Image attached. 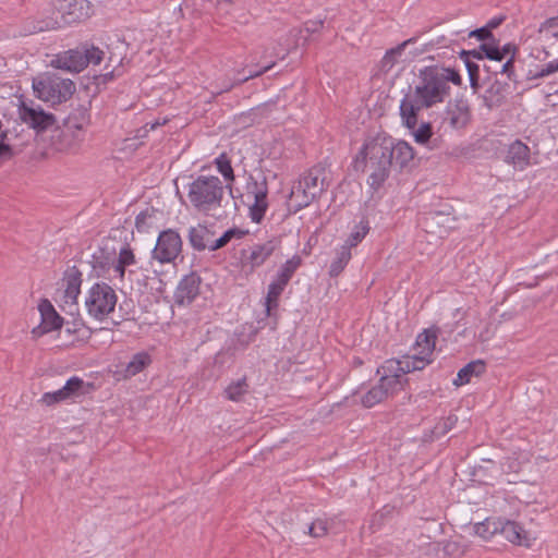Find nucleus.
<instances>
[{"instance_id": "f257e3e1", "label": "nucleus", "mask_w": 558, "mask_h": 558, "mask_svg": "<svg viewBox=\"0 0 558 558\" xmlns=\"http://www.w3.org/2000/svg\"><path fill=\"white\" fill-rule=\"evenodd\" d=\"M448 96L444 78L438 75L437 66H425L420 70L417 83L400 104L403 124L408 129H414L417 125V116L421 110L442 104Z\"/></svg>"}, {"instance_id": "f03ea898", "label": "nucleus", "mask_w": 558, "mask_h": 558, "mask_svg": "<svg viewBox=\"0 0 558 558\" xmlns=\"http://www.w3.org/2000/svg\"><path fill=\"white\" fill-rule=\"evenodd\" d=\"M393 140L386 135H376L363 144L355 157V168L368 172V184L379 189L390 173Z\"/></svg>"}, {"instance_id": "7ed1b4c3", "label": "nucleus", "mask_w": 558, "mask_h": 558, "mask_svg": "<svg viewBox=\"0 0 558 558\" xmlns=\"http://www.w3.org/2000/svg\"><path fill=\"white\" fill-rule=\"evenodd\" d=\"M93 13L87 0H58L48 15L37 22L35 29L46 32L87 20Z\"/></svg>"}, {"instance_id": "20e7f679", "label": "nucleus", "mask_w": 558, "mask_h": 558, "mask_svg": "<svg viewBox=\"0 0 558 558\" xmlns=\"http://www.w3.org/2000/svg\"><path fill=\"white\" fill-rule=\"evenodd\" d=\"M225 187L215 175H199L189 185L187 198L198 211L208 215L221 207Z\"/></svg>"}, {"instance_id": "39448f33", "label": "nucleus", "mask_w": 558, "mask_h": 558, "mask_svg": "<svg viewBox=\"0 0 558 558\" xmlns=\"http://www.w3.org/2000/svg\"><path fill=\"white\" fill-rule=\"evenodd\" d=\"M33 89L40 100L61 104L71 98L75 92V84L70 78L57 74L46 73L33 80Z\"/></svg>"}, {"instance_id": "423d86ee", "label": "nucleus", "mask_w": 558, "mask_h": 558, "mask_svg": "<svg viewBox=\"0 0 558 558\" xmlns=\"http://www.w3.org/2000/svg\"><path fill=\"white\" fill-rule=\"evenodd\" d=\"M424 368V360H389L381 366L383 375L378 386L388 398L403 388L407 379L404 375Z\"/></svg>"}, {"instance_id": "0eeeda50", "label": "nucleus", "mask_w": 558, "mask_h": 558, "mask_svg": "<svg viewBox=\"0 0 558 558\" xmlns=\"http://www.w3.org/2000/svg\"><path fill=\"white\" fill-rule=\"evenodd\" d=\"M118 296L112 287L106 282H96L87 291L85 298V307L87 313L102 320L116 308Z\"/></svg>"}, {"instance_id": "6e6552de", "label": "nucleus", "mask_w": 558, "mask_h": 558, "mask_svg": "<svg viewBox=\"0 0 558 558\" xmlns=\"http://www.w3.org/2000/svg\"><path fill=\"white\" fill-rule=\"evenodd\" d=\"M182 245V239L175 230H163L157 238L151 256L161 264L172 263L181 254Z\"/></svg>"}, {"instance_id": "1a4fd4ad", "label": "nucleus", "mask_w": 558, "mask_h": 558, "mask_svg": "<svg viewBox=\"0 0 558 558\" xmlns=\"http://www.w3.org/2000/svg\"><path fill=\"white\" fill-rule=\"evenodd\" d=\"M247 196H253L254 202L250 205V217L252 221L259 223L268 208V185L267 181L251 180L247 182Z\"/></svg>"}, {"instance_id": "9d476101", "label": "nucleus", "mask_w": 558, "mask_h": 558, "mask_svg": "<svg viewBox=\"0 0 558 558\" xmlns=\"http://www.w3.org/2000/svg\"><path fill=\"white\" fill-rule=\"evenodd\" d=\"M277 245L275 241L269 240L260 244H254L247 250L242 251L241 264L245 272H253L260 267L274 254Z\"/></svg>"}, {"instance_id": "9b49d317", "label": "nucleus", "mask_w": 558, "mask_h": 558, "mask_svg": "<svg viewBox=\"0 0 558 558\" xmlns=\"http://www.w3.org/2000/svg\"><path fill=\"white\" fill-rule=\"evenodd\" d=\"M19 117L25 124L37 132L46 131L56 122L54 116L45 112L40 106L28 105L24 101L19 107Z\"/></svg>"}, {"instance_id": "f8f14e48", "label": "nucleus", "mask_w": 558, "mask_h": 558, "mask_svg": "<svg viewBox=\"0 0 558 558\" xmlns=\"http://www.w3.org/2000/svg\"><path fill=\"white\" fill-rule=\"evenodd\" d=\"M38 311L41 320L38 326L32 329V337L34 339L62 327L63 318L57 313L53 305L48 300H41L38 305Z\"/></svg>"}, {"instance_id": "ddd939ff", "label": "nucleus", "mask_w": 558, "mask_h": 558, "mask_svg": "<svg viewBox=\"0 0 558 558\" xmlns=\"http://www.w3.org/2000/svg\"><path fill=\"white\" fill-rule=\"evenodd\" d=\"M471 119L470 107L463 99L449 102L445 111L444 122L450 128L459 130L468 125Z\"/></svg>"}, {"instance_id": "4468645a", "label": "nucleus", "mask_w": 558, "mask_h": 558, "mask_svg": "<svg viewBox=\"0 0 558 558\" xmlns=\"http://www.w3.org/2000/svg\"><path fill=\"white\" fill-rule=\"evenodd\" d=\"M83 54V47L64 51L51 60V65L56 69L78 73L86 68V59Z\"/></svg>"}, {"instance_id": "2eb2a0df", "label": "nucleus", "mask_w": 558, "mask_h": 558, "mask_svg": "<svg viewBox=\"0 0 558 558\" xmlns=\"http://www.w3.org/2000/svg\"><path fill=\"white\" fill-rule=\"evenodd\" d=\"M498 534L508 542L524 547H531L534 538L517 522L499 519Z\"/></svg>"}, {"instance_id": "dca6fc26", "label": "nucleus", "mask_w": 558, "mask_h": 558, "mask_svg": "<svg viewBox=\"0 0 558 558\" xmlns=\"http://www.w3.org/2000/svg\"><path fill=\"white\" fill-rule=\"evenodd\" d=\"M128 45L125 41L118 39L116 45L109 46V57H108V64L107 69L109 66H112V69L105 74H102L104 82L111 81L114 77H119L123 74V61L125 59Z\"/></svg>"}, {"instance_id": "f3484780", "label": "nucleus", "mask_w": 558, "mask_h": 558, "mask_svg": "<svg viewBox=\"0 0 558 558\" xmlns=\"http://www.w3.org/2000/svg\"><path fill=\"white\" fill-rule=\"evenodd\" d=\"M416 353L403 356L402 360L421 361L424 360V367L432 363V354L435 350L436 333L430 330H424L416 338Z\"/></svg>"}, {"instance_id": "a211bd4d", "label": "nucleus", "mask_w": 558, "mask_h": 558, "mask_svg": "<svg viewBox=\"0 0 558 558\" xmlns=\"http://www.w3.org/2000/svg\"><path fill=\"white\" fill-rule=\"evenodd\" d=\"M317 198L304 184L299 180L292 185L287 206L289 214H296L301 209L310 206Z\"/></svg>"}, {"instance_id": "6ab92c4d", "label": "nucleus", "mask_w": 558, "mask_h": 558, "mask_svg": "<svg viewBox=\"0 0 558 558\" xmlns=\"http://www.w3.org/2000/svg\"><path fill=\"white\" fill-rule=\"evenodd\" d=\"M62 281L64 286L65 301L76 303L83 282L82 272L73 266L65 270Z\"/></svg>"}, {"instance_id": "aec40b11", "label": "nucleus", "mask_w": 558, "mask_h": 558, "mask_svg": "<svg viewBox=\"0 0 558 558\" xmlns=\"http://www.w3.org/2000/svg\"><path fill=\"white\" fill-rule=\"evenodd\" d=\"M508 88V83L501 82L499 80L492 82L483 95L484 105L488 109L500 107L506 100Z\"/></svg>"}, {"instance_id": "412c9836", "label": "nucleus", "mask_w": 558, "mask_h": 558, "mask_svg": "<svg viewBox=\"0 0 558 558\" xmlns=\"http://www.w3.org/2000/svg\"><path fill=\"white\" fill-rule=\"evenodd\" d=\"M199 292V278L195 275L185 276L175 292L177 301L181 304L191 303Z\"/></svg>"}, {"instance_id": "4be33fe9", "label": "nucleus", "mask_w": 558, "mask_h": 558, "mask_svg": "<svg viewBox=\"0 0 558 558\" xmlns=\"http://www.w3.org/2000/svg\"><path fill=\"white\" fill-rule=\"evenodd\" d=\"M506 161L515 168L523 169L530 162V148L522 142L515 141L508 148Z\"/></svg>"}, {"instance_id": "5701e85b", "label": "nucleus", "mask_w": 558, "mask_h": 558, "mask_svg": "<svg viewBox=\"0 0 558 558\" xmlns=\"http://www.w3.org/2000/svg\"><path fill=\"white\" fill-rule=\"evenodd\" d=\"M189 240L192 247L197 251L210 250V245L215 242L210 230L202 225L190 228Z\"/></svg>"}, {"instance_id": "b1692460", "label": "nucleus", "mask_w": 558, "mask_h": 558, "mask_svg": "<svg viewBox=\"0 0 558 558\" xmlns=\"http://www.w3.org/2000/svg\"><path fill=\"white\" fill-rule=\"evenodd\" d=\"M288 286V282L283 281L282 279L275 278L268 286L267 295L265 298V311L267 316L271 315V312L274 310H277L279 306V298L284 291L286 287Z\"/></svg>"}, {"instance_id": "393cba45", "label": "nucleus", "mask_w": 558, "mask_h": 558, "mask_svg": "<svg viewBox=\"0 0 558 558\" xmlns=\"http://www.w3.org/2000/svg\"><path fill=\"white\" fill-rule=\"evenodd\" d=\"M413 43H415V38H409L395 48L387 50L380 60V71L384 73L390 72L392 68L398 63L405 48Z\"/></svg>"}, {"instance_id": "a878e982", "label": "nucleus", "mask_w": 558, "mask_h": 558, "mask_svg": "<svg viewBox=\"0 0 558 558\" xmlns=\"http://www.w3.org/2000/svg\"><path fill=\"white\" fill-rule=\"evenodd\" d=\"M300 182L304 184L314 195L317 197L325 191V180L323 178V171L317 168L310 169L300 179Z\"/></svg>"}, {"instance_id": "bb28decb", "label": "nucleus", "mask_w": 558, "mask_h": 558, "mask_svg": "<svg viewBox=\"0 0 558 558\" xmlns=\"http://www.w3.org/2000/svg\"><path fill=\"white\" fill-rule=\"evenodd\" d=\"M536 39L544 47L558 40V16L546 20L539 26Z\"/></svg>"}, {"instance_id": "cd10ccee", "label": "nucleus", "mask_w": 558, "mask_h": 558, "mask_svg": "<svg viewBox=\"0 0 558 558\" xmlns=\"http://www.w3.org/2000/svg\"><path fill=\"white\" fill-rule=\"evenodd\" d=\"M485 372V363L482 360L472 361L462 367L453 380L456 386H462L470 383L472 376H480Z\"/></svg>"}, {"instance_id": "c85d7f7f", "label": "nucleus", "mask_w": 558, "mask_h": 558, "mask_svg": "<svg viewBox=\"0 0 558 558\" xmlns=\"http://www.w3.org/2000/svg\"><path fill=\"white\" fill-rule=\"evenodd\" d=\"M414 158L413 148L405 142H393V151L391 154V163L393 160L400 167L407 166Z\"/></svg>"}, {"instance_id": "c756f323", "label": "nucleus", "mask_w": 558, "mask_h": 558, "mask_svg": "<svg viewBox=\"0 0 558 558\" xmlns=\"http://www.w3.org/2000/svg\"><path fill=\"white\" fill-rule=\"evenodd\" d=\"M89 384L84 383L83 379L76 376L71 377L62 387L64 393H66V399H73L84 396L89 391Z\"/></svg>"}, {"instance_id": "7c9ffc66", "label": "nucleus", "mask_w": 558, "mask_h": 558, "mask_svg": "<svg viewBox=\"0 0 558 558\" xmlns=\"http://www.w3.org/2000/svg\"><path fill=\"white\" fill-rule=\"evenodd\" d=\"M150 363V356L145 353L141 352L135 354L132 360L128 363L124 376L125 377H132L136 374L141 373L147 365Z\"/></svg>"}, {"instance_id": "2f4dec72", "label": "nucleus", "mask_w": 558, "mask_h": 558, "mask_svg": "<svg viewBox=\"0 0 558 558\" xmlns=\"http://www.w3.org/2000/svg\"><path fill=\"white\" fill-rule=\"evenodd\" d=\"M499 519H486L474 525V532L485 541L498 534Z\"/></svg>"}, {"instance_id": "473e14b6", "label": "nucleus", "mask_w": 558, "mask_h": 558, "mask_svg": "<svg viewBox=\"0 0 558 558\" xmlns=\"http://www.w3.org/2000/svg\"><path fill=\"white\" fill-rule=\"evenodd\" d=\"M350 259H351L350 247L347 245H342L341 248L337 252L336 259L330 265L329 275L331 277L339 276Z\"/></svg>"}, {"instance_id": "72a5a7b5", "label": "nucleus", "mask_w": 558, "mask_h": 558, "mask_svg": "<svg viewBox=\"0 0 558 558\" xmlns=\"http://www.w3.org/2000/svg\"><path fill=\"white\" fill-rule=\"evenodd\" d=\"M274 64L275 63H271V64L265 66L264 69L259 70V71L252 72L247 76H244L242 78H236V80H233V81L232 80L225 81L223 84L217 90V94H222V93L229 92V90H231L236 85H240V84H242L244 82H247L251 78H255V77L260 76L262 74H264L265 72L270 70L274 66Z\"/></svg>"}, {"instance_id": "f704fd0d", "label": "nucleus", "mask_w": 558, "mask_h": 558, "mask_svg": "<svg viewBox=\"0 0 558 558\" xmlns=\"http://www.w3.org/2000/svg\"><path fill=\"white\" fill-rule=\"evenodd\" d=\"M302 259L299 255L292 256V258L288 259L280 268L277 278L282 279L288 282L291 280L293 274L301 266Z\"/></svg>"}, {"instance_id": "c9c22d12", "label": "nucleus", "mask_w": 558, "mask_h": 558, "mask_svg": "<svg viewBox=\"0 0 558 558\" xmlns=\"http://www.w3.org/2000/svg\"><path fill=\"white\" fill-rule=\"evenodd\" d=\"M215 165L217 170L221 173V175L227 182L232 183L234 181L235 177L231 166V161L226 154L219 155L215 159Z\"/></svg>"}, {"instance_id": "e433bc0d", "label": "nucleus", "mask_w": 558, "mask_h": 558, "mask_svg": "<svg viewBox=\"0 0 558 558\" xmlns=\"http://www.w3.org/2000/svg\"><path fill=\"white\" fill-rule=\"evenodd\" d=\"M247 391V384L245 379H239L235 383L230 384L226 388V396L231 401H240L241 398L246 393Z\"/></svg>"}, {"instance_id": "4c0bfd02", "label": "nucleus", "mask_w": 558, "mask_h": 558, "mask_svg": "<svg viewBox=\"0 0 558 558\" xmlns=\"http://www.w3.org/2000/svg\"><path fill=\"white\" fill-rule=\"evenodd\" d=\"M387 397L385 396V392H383L381 388L376 385L373 388H371L363 397H362V404L365 408H372L383 400H385Z\"/></svg>"}, {"instance_id": "58836bf2", "label": "nucleus", "mask_w": 558, "mask_h": 558, "mask_svg": "<svg viewBox=\"0 0 558 558\" xmlns=\"http://www.w3.org/2000/svg\"><path fill=\"white\" fill-rule=\"evenodd\" d=\"M461 59L465 63V66H466V70H468V74H469V78H470V85H471V87H472V89L474 92H477V89L480 88V83H478V80H480V76H478L480 66H478L477 63L473 62L471 60V58H469V57H461Z\"/></svg>"}, {"instance_id": "ea45409f", "label": "nucleus", "mask_w": 558, "mask_h": 558, "mask_svg": "<svg viewBox=\"0 0 558 558\" xmlns=\"http://www.w3.org/2000/svg\"><path fill=\"white\" fill-rule=\"evenodd\" d=\"M83 51H84V59H86V66L88 64H99L102 59H104V56H105V52L99 49L98 47H95L93 45L88 46V45H84L83 46Z\"/></svg>"}, {"instance_id": "a19ab883", "label": "nucleus", "mask_w": 558, "mask_h": 558, "mask_svg": "<svg viewBox=\"0 0 558 558\" xmlns=\"http://www.w3.org/2000/svg\"><path fill=\"white\" fill-rule=\"evenodd\" d=\"M438 75L440 78H444L446 92L449 95L450 93V86L449 82L453 83L454 85H461V76L460 74L450 68H438Z\"/></svg>"}, {"instance_id": "79ce46f5", "label": "nucleus", "mask_w": 558, "mask_h": 558, "mask_svg": "<svg viewBox=\"0 0 558 558\" xmlns=\"http://www.w3.org/2000/svg\"><path fill=\"white\" fill-rule=\"evenodd\" d=\"M415 142L418 144H426L433 135L432 125L429 123H423L418 128L416 125L411 129Z\"/></svg>"}, {"instance_id": "37998d69", "label": "nucleus", "mask_w": 558, "mask_h": 558, "mask_svg": "<svg viewBox=\"0 0 558 558\" xmlns=\"http://www.w3.org/2000/svg\"><path fill=\"white\" fill-rule=\"evenodd\" d=\"M242 235V231L238 229H229L219 239L215 240L214 244L210 245V251L219 250L227 245L231 241V239L235 236L240 239Z\"/></svg>"}, {"instance_id": "c03bdc74", "label": "nucleus", "mask_w": 558, "mask_h": 558, "mask_svg": "<svg viewBox=\"0 0 558 558\" xmlns=\"http://www.w3.org/2000/svg\"><path fill=\"white\" fill-rule=\"evenodd\" d=\"M65 395L66 393H64L63 389L60 388L53 392L44 393L43 397L40 398V402L47 407H50L61 401L68 400Z\"/></svg>"}, {"instance_id": "a18cd8bd", "label": "nucleus", "mask_w": 558, "mask_h": 558, "mask_svg": "<svg viewBox=\"0 0 558 558\" xmlns=\"http://www.w3.org/2000/svg\"><path fill=\"white\" fill-rule=\"evenodd\" d=\"M481 50L484 51L485 57L494 61H502L504 53L496 45L489 43L481 44Z\"/></svg>"}, {"instance_id": "49530a36", "label": "nucleus", "mask_w": 558, "mask_h": 558, "mask_svg": "<svg viewBox=\"0 0 558 558\" xmlns=\"http://www.w3.org/2000/svg\"><path fill=\"white\" fill-rule=\"evenodd\" d=\"M368 227L367 226H357L355 230L350 234L347 243L344 245L349 246L350 248L353 246H356L367 234Z\"/></svg>"}, {"instance_id": "de8ad7c7", "label": "nucleus", "mask_w": 558, "mask_h": 558, "mask_svg": "<svg viewBox=\"0 0 558 558\" xmlns=\"http://www.w3.org/2000/svg\"><path fill=\"white\" fill-rule=\"evenodd\" d=\"M328 532L327 522L323 519H317L308 526V533L313 537L325 536Z\"/></svg>"}, {"instance_id": "09e8293b", "label": "nucleus", "mask_w": 558, "mask_h": 558, "mask_svg": "<svg viewBox=\"0 0 558 558\" xmlns=\"http://www.w3.org/2000/svg\"><path fill=\"white\" fill-rule=\"evenodd\" d=\"M153 218V214L148 210L141 211L135 218V227L137 231L145 232L150 227L149 220Z\"/></svg>"}, {"instance_id": "8fccbe9b", "label": "nucleus", "mask_w": 558, "mask_h": 558, "mask_svg": "<svg viewBox=\"0 0 558 558\" xmlns=\"http://www.w3.org/2000/svg\"><path fill=\"white\" fill-rule=\"evenodd\" d=\"M117 260L126 267L135 264V255L130 245L126 244L120 250Z\"/></svg>"}, {"instance_id": "3c124183", "label": "nucleus", "mask_w": 558, "mask_h": 558, "mask_svg": "<svg viewBox=\"0 0 558 558\" xmlns=\"http://www.w3.org/2000/svg\"><path fill=\"white\" fill-rule=\"evenodd\" d=\"M556 72H558V59L554 60V61H550L547 64H545L544 66H542L539 69V71H537L533 75V78H542V77L548 76V75H550L553 73H556Z\"/></svg>"}, {"instance_id": "603ef678", "label": "nucleus", "mask_w": 558, "mask_h": 558, "mask_svg": "<svg viewBox=\"0 0 558 558\" xmlns=\"http://www.w3.org/2000/svg\"><path fill=\"white\" fill-rule=\"evenodd\" d=\"M456 422H457V418L453 417V416H448L447 418L440 421L435 426V434L436 435H445L446 433H448L453 427Z\"/></svg>"}, {"instance_id": "864d4df0", "label": "nucleus", "mask_w": 558, "mask_h": 558, "mask_svg": "<svg viewBox=\"0 0 558 558\" xmlns=\"http://www.w3.org/2000/svg\"><path fill=\"white\" fill-rule=\"evenodd\" d=\"M469 37H476L481 41H485V40H489V39L495 41L493 33L489 31V27H486V26L471 31L469 33Z\"/></svg>"}, {"instance_id": "5fc2aeb1", "label": "nucleus", "mask_w": 558, "mask_h": 558, "mask_svg": "<svg viewBox=\"0 0 558 558\" xmlns=\"http://www.w3.org/2000/svg\"><path fill=\"white\" fill-rule=\"evenodd\" d=\"M514 57H509L508 60L501 65L499 73L506 74L510 81H515L514 74Z\"/></svg>"}, {"instance_id": "6e6d98bb", "label": "nucleus", "mask_w": 558, "mask_h": 558, "mask_svg": "<svg viewBox=\"0 0 558 558\" xmlns=\"http://www.w3.org/2000/svg\"><path fill=\"white\" fill-rule=\"evenodd\" d=\"M125 268H126V266L120 264L119 260H117V262L112 260V265L109 268L112 271L111 278L112 279L123 280L124 275H125Z\"/></svg>"}, {"instance_id": "4d7b16f0", "label": "nucleus", "mask_w": 558, "mask_h": 558, "mask_svg": "<svg viewBox=\"0 0 558 558\" xmlns=\"http://www.w3.org/2000/svg\"><path fill=\"white\" fill-rule=\"evenodd\" d=\"M460 57H469L477 60H482L485 57L483 50H481V46L473 50H462Z\"/></svg>"}, {"instance_id": "13d9d810", "label": "nucleus", "mask_w": 558, "mask_h": 558, "mask_svg": "<svg viewBox=\"0 0 558 558\" xmlns=\"http://www.w3.org/2000/svg\"><path fill=\"white\" fill-rule=\"evenodd\" d=\"M504 53V59L509 56V57H515V53H517V47L512 44H506L501 49H500Z\"/></svg>"}, {"instance_id": "bf43d9fd", "label": "nucleus", "mask_w": 558, "mask_h": 558, "mask_svg": "<svg viewBox=\"0 0 558 558\" xmlns=\"http://www.w3.org/2000/svg\"><path fill=\"white\" fill-rule=\"evenodd\" d=\"M110 257H106L105 260H100L99 257L94 254L93 255V267L96 269L97 267H100L104 269L107 265H109Z\"/></svg>"}, {"instance_id": "052dcab7", "label": "nucleus", "mask_w": 558, "mask_h": 558, "mask_svg": "<svg viewBox=\"0 0 558 558\" xmlns=\"http://www.w3.org/2000/svg\"><path fill=\"white\" fill-rule=\"evenodd\" d=\"M440 219H445L446 221H449V220H453L452 218H450L449 216H442L441 214L437 213L435 214L433 217H432V220L433 221H436L437 223L439 222L438 220Z\"/></svg>"}, {"instance_id": "680f3d73", "label": "nucleus", "mask_w": 558, "mask_h": 558, "mask_svg": "<svg viewBox=\"0 0 558 558\" xmlns=\"http://www.w3.org/2000/svg\"><path fill=\"white\" fill-rule=\"evenodd\" d=\"M166 122H167L166 120H163V121L156 120V121H155V122H153V123H146V125H145V126H146V128H148V126H149V130H155L157 126L162 125V124H165Z\"/></svg>"}, {"instance_id": "e2e57ef3", "label": "nucleus", "mask_w": 558, "mask_h": 558, "mask_svg": "<svg viewBox=\"0 0 558 558\" xmlns=\"http://www.w3.org/2000/svg\"><path fill=\"white\" fill-rule=\"evenodd\" d=\"M457 547H458V546H457V544H456V543L448 542V543L445 545L444 549H445V551H446V553H452L454 549H457Z\"/></svg>"}, {"instance_id": "0e129e2a", "label": "nucleus", "mask_w": 558, "mask_h": 558, "mask_svg": "<svg viewBox=\"0 0 558 558\" xmlns=\"http://www.w3.org/2000/svg\"><path fill=\"white\" fill-rule=\"evenodd\" d=\"M501 20H492L487 23L486 27H489L492 32L493 28L497 27L500 24Z\"/></svg>"}]
</instances>
